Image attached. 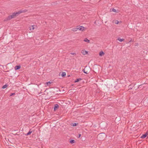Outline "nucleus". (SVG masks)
<instances>
[{
	"mask_svg": "<svg viewBox=\"0 0 148 148\" xmlns=\"http://www.w3.org/2000/svg\"><path fill=\"white\" fill-rule=\"evenodd\" d=\"M18 15V12H16V13L14 12L11 15H10L8 16L9 19H10L11 20L12 18H15Z\"/></svg>",
	"mask_w": 148,
	"mask_h": 148,
	"instance_id": "obj_1",
	"label": "nucleus"
},
{
	"mask_svg": "<svg viewBox=\"0 0 148 148\" xmlns=\"http://www.w3.org/2000/svg\"><path fill=\"white\" fill-rule=\"evenodd\" d=\"M77 27L78 28V30H79L80 31H83L85 30V27L83 26H77Z\"/></svg>",
	"mask_w": 148,
	"mask_h": 148,
	"instance_id": "obj_2",
	"label": "nucleus"
},
{
	"mask_svg": "<svg viewBox=\"0 0 148 148\" xmlns=\"http://www.w3.org/2000/svg\"><path fill=\"white\" fill-rule=\"evenodd\" d=\"M27 11V10H26V9L21 10H19V11H18V13L19 15V14H20L21 13L25 12Z\"/></svg>",
	"mask_w": 148,
	"mask_h": 148,
	"instance_id": "obj_3",
	"label": "nucleus"
},
{
	"mask_svg": "<svg viewBox=\"0 0 148 148\" xmlns=\"http://www.w3.org/2000/svg\"><path fill=\"white\" fill-rule=\"evenodd\" d=\"M85 69H86V71H87V74H88L90 71V68L89 67L86 66L85 67Z\"/></svg>",
	"mask_w": 148,
	"mask_h": 148,
	"instance_id": "obj_4",
	"label": "nucleus"
},
{
	"mask_svg": "<svg viewBox=\"0 0 148 148\" xmlns=\"http://www.w3.org/2000/svg\"><path fill=\"white\" fill-rule=\"evenodd\" d=\"M21 66L20 65H16L14 67V69L15 70H18L20 69Z\"/></svg>",
	"mask_w": 148,
	"mask_h": 148,
	"instance_id": "obj_5",
	"label": "nucleus"
},
{
	"mask_svg": "<svg viewBox=\"0 0 148 148\" xmlns=\"http://www.w3.org/2000/svg\"><path fill=\"white\" fill-rule=\"evenodd\" d=\"M81 53L84 55L88 53V52L87 51L84 50H82L81 51Z\"/></svg>",
	"mask_w": 148,
	"mask_h": 148,
	"instance_id": "obj_6",
	"label": "nucleus"
},
{
	"mask_svg": "<svg viewBox=\"0 0 148 148\" xmlns=\"http://www.w3.org/2000/svg\"><path fill=\"white\" fill-rule=\"evenodd\" d=\"M59 106L58 104H56L55 105L54 107V110L55 111L58 108Z\"/></svg>",
	"mask_w": 148,
	"mask_h": 148,
	"instance_id": "obj_7",
	"label": "nucleus"
},
{
	"mask_svg": "<svg viewBox=\"0 0 148 148\" xmlns=\"http://www.w3.org/2000/svg\"><path fill=\"white\" fill-rule=\"evenodd\" d=\"M147 136V134H143L141 136L140 138H146Z\"/></svg>",
	"mask_w": 148,
	"mask_h": 148,
	"instance_id": "obj_8",
	"label": "nucleus"
},
{
	"mask_svg": "<svg viewBox=\"0 0 148 148\" xmlns=\"http://www.w3.org/2000/svg\"><path fill=\"white\" fill-rule=\"evenodd\" d=\"M104 53L102 51L100 52L99 53V55L100 56H102L104 55Z\"/></svg>",
	"mask_w": 148,
	"mask_h": 148,
	"instance_id": "obj_9",
	"label": "nucleus"
},
{
	"mask_svg": "<svg viewBox=\"0 0 148 148\" xmlns=\"http://www.w3.org/2000/svg\"><path fill=\"white\" fill-rule=\"evenodd\" d=\"M104 134V133H101V134H99L97 136V138H98L99 139H101V140H102V138H101V136H102L101 134Z\"/></svg>",
	"mask_w": 148,
	"mask_h": 148,
	"instance_id": "obj_10",
	"label": "nucleus"
},
{
	"mask_svg": "<svg viewBox=\"0 0 148 148\" xmlns=\"http://www.w3.org/2000/svg\"><path fill=\"white\" fill-rule=\"evenodd\" d=\"M32 132V131H31V129L30 130L29 132L26 134H25L26 136H27L30 135Z\"/></svg>",
	"mask_w": 148,
	"mask_h": 148,
	"instance_id": "obj_11",
	"label": "nucleus"
},
{
	"mask_svg": "<svg viewBox=\"0 0 148 148\" xmlns=\"http://www.w3.org/2000/svg\"><path fill=\"white\" fill-rule=\"evenodd\" d=\"M82 79L81 78H78L76 79L75 81L74 82L75 83H76L79 82V81L81 80Z\"/></svg>",
	"mask_w": 148,
	"mask_h": 148,
	"instance_id": "obj_12",
	"label": "nucleus"
},
{
	"mask_svg": "<svg viewBox=\"0 0 148 148\" xmlns=\"http://www.w3.org/2000/svg\"><path fill=\"white\" fill-rule=\"evenodd\" d=\"M110 11H112L115 12H118V10H117V11H116L114 8H112V9H111Z\"/></svg>",
	"mask_w": 148,
	"mask_h": 148,
	"instance_id": "obj_13",
	"label": "nucleus"
},
{
	"mask_svg": "<svg viewBox=\"0 0 148 148\" xmlns=\"http://www.w3.org/2000/svg\"><path fill=\"white\" fill-rule=\"evenodd\" d=\"M78 30V28L77 27V26L75 28H74L72 29V31L73 32L76 31Z\"/></svg>",
	"mask_w": 148,
	"mask_h": 148,
	"instance_id": "obj_14",
	"label": "nucleus"
},
{
	"mask_svg": "<svg viewBox=\"0 0 148 148\" xmlns=\"http://www.w3.org/2000/svg\"><path fill=\"white\" fill-rule=\"evenodd\" d=\"M117 40H119L120 42H123V41H124V39H121V38H119L117 39Z\"/></svg>",
	"mask_w": 148,
	"mask_h": 148,
	"instance_id": "obj_15",
	"label": "nucleus"
},
{
	"mask_svg": "<svg viewBox=\"0 0 148 148\" xmlns=\"http://www.w3.org/2000/svg\"><path fill=\"white\" fill-rule=\"evenodd\" d=\"M134 85H130L129 86V88L130 89H132L133 87H134Z\"/></svg>",
	"mask_w": 148,
	"mask_h": 148,
	"instance_id": "obj_16",
	"label": "nucleus"
},
{
	"mask_svg": "<svg viewBox=\"0 0 148 148\" xmlns=\"http://www.w3.org/2000/svg\"><path fill=\"white\" fill-rule=\"evenodd\" d=\"M70 142L71 144H73L74 143H75V141L73 140H71L70 141Z\"/></svg>",
	"mask_w": 148,
	"mask_h": 148,
	"instance_id": "obj_17",
	"label": "nucleus"
},
{
	"mask_svg": "<svg viewBox=\"0 0 148 148\" xmlns=\"http://www.w3.org/2000/svg\"><path fill=\"white\" fill-rule=\"evenodd\" d=\"M84 41L87 42L89 43L90 40L87 38H85L84 40Z\"/></svg>",
	"mask_w": 148,
	"mask_h": 148,
	"instance_id": "obj_18",
	"label": "nucleus"
},
{
	"mask_svg": "<svg viewBox=\"0 0 148 148\" xmlns=\"http://www.w3.org/2000/svg\"><path fill=\"white\" fill-rule=\"evenodd\" d=\"M52 83V82H50L49 81L46 82L45 84H46L47 86H49Z\"/></svg>",
	"mask_w": 148,
	"mask_h": 148,
	"instance_id": "obj_19",
	"label": "nucleus"
},
{
	"mask_svg": "<svg viewBox=\"0 0 148 148\" xmlns=\"http://www.w3.org/2000/svg\"><path fill=\"white\" fill-rule=\"evenodd\" d=\"M10 20V19H9V16H8L6 18H5L4 20V21H8Z\"/></svg>",
	"mask_w": 148,
	"mask_h": 148,
	"instance_id": "obj_20",
	"label": "nucleus"
},
{
	"mask_svg": "<svg viewBox=\"0 0 148 148\" xmlns=\"http://www.w3.org/2000/svg\"><path fill=\"white\" fill-rule=\"evenodd\" d=\"M29 28L30 30H33L34 29V26H31Z\"/></svg>",
	"mask_w": 148,
	"mask_h": 148,
	"instance_id": "obj_21",
	"label": "nucleus"
},
{
	"mask_svg": "<svg viewBox=\"0 0 148 148\" xmlns=\"http://www.w3.org/2000/svg\"><path fill=\"white\" fill-rule=\"evenodd\" d=\"M66 75V73L65 72H62L61 74V76L62 77H64Z\"/></svg>",
	"mask_w": 148,
	"mask_h": 148,
	"instance_id": "obj_22",
	"label": "nucleus"
},
{
	"mask_svg": "<svg viewBox=\"0 0 148 148\" xmlns=\"http://www.w3.org/2000/svg\"><path fill=\"white\" fill-rule=\"evenodd\" d=\"M7 86L8 85H7L5 84L2 87V88L3 89H4L6 88L7 87Z\"/></svg>",
	"mask_w": 148,
	"mask_h": 148,
	"instance_id": "obj_23",
	"label": "nucleus"
},
{
	"mask_svg": "<svg viewBox=\"0 0 148 148\" xmlns=\"http://www.w3.org/2000/svg\"><path fill=\"white\" fill-rule=\"evenodd\" d=\"M83 71L84 73H86V74H87V71H86V69H84L83 70Z\"/></svg>",
	"mask_w": 148,
	"mask_h": 148,
	"instance_id": "obj_24",
	"label": "nucleus"
},
{
	"mask_svg": "<svg viewBox=\"0 0 148 148\" xmlns=\"http://www.w3.org/2000/svg\"><path fill=\"white\" fill-rule=\"evenodd\" d=\"M77 124H78L77 123H73L72 125L73 126H76Z\"/></svg>",
	"mask_w": 148,
	"mask_h": 148,
	"instance_id": "obj_25",
	"label": "nucleus"
},
{
	"mask_svg": "<svg viewBox=\"0 0 148 148\" xmlns=\"http://www.w3.org/2000/svg\"><path fill=\"white\" fill-rule=\"evenodd\" d=\"M119 21L117 20H115V23L117 24L119 23Z\"/></svg>",
	"mask_w": 148,
	"mask_h": 148,
	"instance_id": "obj_26",
	"label": "nucleus"
},
{
	"mask_svg": "<svg viewBox=\"0 0 148 148\" xmlns=\"http://www.w3.org/2000/svg\"><path fill=\"white\" fill-rule=\"evenodd\" d=\"M70 54L72 55H76V54L75 53H71Z\"/></svg>",
	"mask_w": 148,
	"mask_h": 148,
	"instance_id": "obj_27",
	"label": "nucleus"
},
{
	"mask_svg": "<svg viewBox=\"0 0 148 148\" xmlns=\"http://www.w3.org/2000/svg\"><path fill=\"white\" fill-rule=\"evenodd\" d=\"M15 94V93H12L10 95V96H12L14 95Z\"/></svg>",
	"mask_w": 148,
	"mask_h": 148,
	"instance_id": "obj_28",
	"label": "nucleus"
},
{
	"mask_svg": "<svg viewBox=\"0 0 148 148\" xmlns=\"http://www.w3.org/2000/svg\"><path fill=\"white\" fill-rule=\"evenodd\" d=\"M133 42V41L131 39L130 41H129V42Z\"/></svg>",
	"mask_w": 148,
	"mask_h": 148,
	"instance_id": "obj_29",
	"label": "nucleus"
},
{
	"mask_svg": "<svg viewBox=\"0 0 148 148\" xmlns=\"http://www.w3.org/2000/svg\"><path fill=\"white\" fill-rule=\"evenodd\" d=\"M81 134H79V136L78 137V138H80L81 137Z\"/></svg>",
	"mask_w": 148,
	"mask_h": 148,
	"instance_id": "obj_30",
	"label": "nucleus"
},
{
	"mask_svg": "<svg viewBox=\"0 0 148 148\" xmlns=\"http://www.w3.org/2000/svg\"><path fill=\"white\" fill-rule=\"evenodd\" d=\"M145 134H147V135H148V131H147V132H146V133Z\"/></svg>",
	"mask_w": 148,
	"mask_h": 148,
	"instance_id": "obj_31",
	"label": "nucleus"
},
{
	"mask_svg": "<svg viewBox=\"0 0 148 148\" xmlns=\"http://www.w3.org/2000/svg\"><path fill=\"white\" fill-rule=\"evenodd\" d=\"M141 86V85H139V86H138V88H139V87H140V86Z\"/></svg>",
	"mask_w": 148,
	"mask_h": 148,
	"instance_id": "obj_32",
	"label": "nucleus"
},
{
	"mask_svg": "<svg viewBox=\"0 0 148 148\" xmlns=\"http://www.w3.org/2000/svg\"><path fill=\"white\" fill-rule=\"evenodd\" d=\"M70 76V75H69V76H68V77H69V76Z\"/></svg>",
	"mask_w": 148,
	"mask_h": 148,
	"instance_id": "obj_33",
	"label": "nucleus"
}]
</instances>
